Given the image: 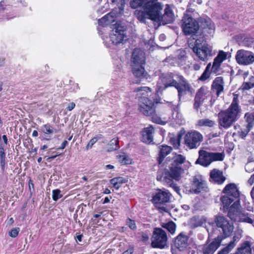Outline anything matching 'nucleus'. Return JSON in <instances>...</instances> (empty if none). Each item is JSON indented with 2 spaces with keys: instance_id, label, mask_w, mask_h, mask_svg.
Listing matches in <instances>:
<instances>
[{
  "instance_id": "obj_48",
  "label": "nucleus",
  "mask_w": 254,
  "mask_h": 254,
  "mask_svg": "<svg viewBox=\"0 0 254 254\" xmlns=\"http://www.w3.org/2000/svg\"><path fill=\"white\" fill-rule=\"evenodd\" d=\"M210 71L205 70L198 79L201 81H204L210 77Z\"/></svg>"
},
{
  "instance_id": "obj_61",
  "label": "nucleus",
  "mask_w": 254,
  "mask_h": 254,
  "mask_svg": "<svg viewBox=\"0 0 254 254\" xmlns=\"http://www.w3.org/2000/svg\"><path fill=\"white\" fill-rule=\"evenodd\" d=\"M133 252V249L132 248H129L126 251L124 252L123 254H132Z\"/></svg>"
},
{
  "instance_id": "obj_24",
  "label": "nucleus",
  "mask_w": 254,
  "mask_h": 254,
  "mask_svg": "<svg viewBox=\"0 0 254 254\" xmlns=\"http://www.w3.org/2000/svg\"><path fill=\"white\" fill-rule=\"evenodd\" d=\"M154 128L150 126L144 128L142 131V141L146 143H150L153 141Z\"/></svg>"
},
{
  "instance_id": "obj_6",
  "label": "nucleus",
  "mask_w": 254,
  "mask_h": 254,
  "mask_svg": "<svg viewBox=\"0 0 254 254\" xmlns=\"http://www.w3.org/2000/svg\"><path fill=\"white\" fill-rule=\"evenodd\" d=\"M192 50L197 57L204 62L208 60V57L212 56L211 47L208 46L203 39L195 40Z\"/></svg>"
},
{
  "instance_id": "obj_12",
  "label": "nucleus",
  "mask_w": 254,
  "mask_h": 254,
  "mask_svg": "<svg viewBox=\"0 0 254 254\" xmlns=\"http://www.w3.org/2000/svg\"><path fill=\"white\" fill-rule=\"evenodd\" d=\"M215 222L217 227L221 229L222 233L225 237H228L232 234L234 230V225L226 218L223 216H216Z\"/></svg>"
},
{
  "instance_id": "obj_34",
  "label": "nucleus",
  "mask_w": 254,
  "mask_h": 254,
  "mask_svg": "<svg viewBox=\"0 0 254 254\" xmlns=\"http://www.w3.org/2000/svg\"><path fill=\"white\" fill-rule=\"evenodd\" d=\"M227 53L223 51H220L217 57L214 59L213 62L221 66L222 62L227 58Z\"/></svg>"
},
{
  "instance_id": "obj_17",
  "label": "nucleus",
  "mask_w": 254,
  "mask_h": 254,
  "mask_svg": "<svg viewBox=\"0 0 254 254\" xmlns=\"http://www.w3.org/2000/svg\"><path fill=\"white\" fill-rule=\"evenodd\" d=\"M208 94L209 91L207 88L202 87L199 89L194 98V108L195 109H198Z\"/></svg>"
},
{
  "instance_id": "obj_38",
  "label": "nucleus",
  "mask_w": 254,
  "mask_h": 254,
  "mask_svg": "<svg viewBox=\"0 0 254 254\" xmlns=\"http://www.w3.org/2000/svg\"><path fill=\"white\" fill-rule=\"evenodd\" d=\"M221 201L225 208H228L230 204L234 201V198L227 195L221 197Z\"/></svg>"
},
{
  "instance_id": "obj_16",
  "label": "nucleus",
  "mask_w": 254,
  "mask_h": 254,
  "mask_svg": "<svg viewBox=\"0 0 254 254\" xmlns=\"http://www.w3.org/2000/svg\"><path fill=\"white\" fill-rule=\"evenodd\" d=\"M174 20L175 15L172 9L169 5H167L164 10V13L162 15L161 13L157 23L165 25L173 22Z\"/></svg>"
},
{
  "instance_id": "obj_14",
  "label": "nucleus",
  "mask_w": 254,
  "mask_h": 254,
  "mask_svg": "<svg viewBox=\"0 0 254 254\" xmlns=\"http://www.w3.org/2000/svg\"><path fill=\"white\" fill-rule=\"evenodd\" d=\"M154 103L146 97H141L139 99V110L145 116H151L154 113Z\"/></svg>"
},
{
  "instance_id": "obj_60",
  "label": "nucleus",
  "mask_w": 254,
  "mask_h": 254,
  "mask_svg": "<svg viewBox=\"0 0 254 254\" xmlns=\"http://www.w3.org/2000/svg\"><path fill=\"white\" fill-rule=\"evenodd\" d=\"M248 183L250 185H252L254 183V174H253L248 181Z\"/></svg>"
},
{
  "instance_id": "obj_53",
  "label": "nucleus",
  "mask_w": 254,
  "mask_h": 254,
  "mask_svg": "<svg viewBox=\"0 0 254 254\" xmlns=\"http://www.w3.org/2000/svg\"><path fill=\"white\" fill-rule=\"evenodd\" d=\"M19 231L20 229L19 228H13L9 232V235L11 237L15 238L18 235Z\"/></svg>"
},
{
  "instance_id": "obj_31",
  "label": "nucleus",
  "mask_w": 254,
  "mask_h": 254,
  "mask_svg": "<svg viewBox=\"0 0 254 254\" xmlns=\"http://www.w3.org/2000/svg\"><path fill=\"white\" fill-rule=\"evenodd\" d=\"M183 172V170L180 166H175L173 164L170 167V172L173 179L179 181L181 178V175Z\"/></svg>"
},
{
  "instance_id": "obj_7",
  "label": "nucleus",
  "mask_w": 254,
  "mask_h": 254,
  "mask_svg": "<svg viewBox=\"0 0 254 254\" xmlns=\"http://www.w3.org/2000/svg\"><path fill=\"white\" fill-rule=\"evenodd\" d=\"M170 195V193L168 191L159 190L153 196L152 199V202L160 212H169V208L165 205L169 201Z\"/></svg>"
},
{
  "instance_id": "obj_8",
  "label": "nucleus",
  "mask_w": 254,
  "mask_h": 254,
  "mask_svg": "<svg viewBox=\"0 0 254 254\" xmlns=\"http://www.w3.org/2000/svg\"><path fill=\"white\" fill-rule=\"evenodd\" d=\"M151 240V245L153 248L163 249L167 245V234L161 228H155L154 229Z\"/></svg>"
},
{
  "instance_id": "obj_19",
  "label": "nucleus",
  "mask_w": 254,
  "mask_h": 254,
  "mask_svg": "<svg viewBox=\"0 0 254 254\" xmlns=\"http://www.w3.org/2000/svg\"><path fill=\"white\" fill-rule=\"evenodd\" d=\"M241 212L240 201L238 200L230 207L228 212V216L232 220L238 221L239 214Z\"/></svg>"
},
{
  "instance_id": "obj_9",
  "label": "nucleus",
  "mask_w": 254,
  "mask_h": 254,
  "mask_svg": "<svg viewBox=\"0 0 254 254\" xmlns=\"http://www.w3.org/2000/svg\"><path fill=\"white\" fill-rule=\"evenodd\" d=\"M202 140V135L196 130L189 131L184 136L185 144L190 149L197 148Z\"/></svg>"
},
{
  "instance_id": "obj_39",
  "label": "nucleus",
  "mask_w": 254,
  "mask_h": 254,
  "mask_svg": "<svg viewBox=\"0 0 254 254\" xmlns=\"http://www.w3.org/2000/svg\"><path fill=\"white\" fill-rule=\"evenodd\" d=\"M245 118L248 123L246 127L252 129L254 125V115L253 114L246 113Z\"/></svg>"
},
{
  "instance_id": "obj_45",
  "label": "nucleus",
  "mask_w": 254,
  "mask_h": 254,
  "mask_svg": "<svg viewBox=\"0 0 254 254\" xmlns=\"http://www.w3.org/2000/svg\"><path fill=\"white\" fill-rule=\"evenodd\" d=\"M234 246V243L231 242L227 247L219 251L217 254H228Z\"/></svg>"
},
{
  "instance_id": "obj_25",
  "label": "nucleus",
  "mask_w": 254,
  "mask_h": 254,
  "mask_svg": "<svg viewBox=\"0 0 254 254\" xmlns=\"http://www.w3.org/2000/svg\"><path fill=\"white\" fill-rule=\"evenodd\" d=\"M238 222L248 223L254 225V215L245 210H241Z\"/></svg>"
},
{
  "instance_id": "obj_21",
  "label": "nucleus",
  "mask_w": 254,
  "mask_h": 254,
  "mask_svg": "<svg viewBox=\"0 0 254 254\" xmlns=\"http://www.w3.org/2000/svg\"><path fill=\"white\" fill-rule=\"evenodd\" d=\"M223 192L226 195L234 198H238L240 195L238 189L234 184H229L227 185L223 190Z\"/></svg>"
},
{
  "instance_id": "obj_18",
  "label": "nucleus",
  "mask_w": 254,
  "mask_h": 254,
  "mask_svg": "<svg viewBox=\"0 0 254 254\" xmlns=\"http://www.w3.org/2000/svg\"><path fill=\"white\" fill-rule=\"evenodd\" d=\"M206 184L205 181L200 177H194L191 183L190 191L198 193L202 190H205Z\"/></svg>"
},
{
  "instance_id": "obj_49",
  "label": "nucleus",
  "mask_w": 254,
  "mask_h": 254,
  "mask_svg": "<svg viewBox=\"0 0 254 254\" xmlns=\"http://www.w3.org/2000/svg\"><path fill=\"white\" fill-rule=\"evenodd\" d=\"M171 142L175 148H178L180 145V138L179 137L172 138Z\"/></svg>"
},
{
  "instance_id": "obj_37",
  "label": "nucleus",
  "mask_w": 254,
  "mask_h": 254,
  "mask_svg": "<svg viewBox=\"0 0 254 254\" xmlns=\"http://www.w3.org/2000/svg\"><path fill=\"white\" fill-rule=\"evenodd\" d=\"M162 227L167 229L171 234L175 233L176 228V224L173 221H170L168 223H163L162 225Z\"/></svg>"
},
{
  "instance_id": "obj_50",
  "label": "nucleus",
  "mask_w": 254,
  "mask_h": 254,
  "mask_svg": "<svg viewBox=\"0 0 254 254\" xmlns=\"http://www.w3.org/2000/svg\"><path fill=\"white\" fill-rule=\"evenodd\" d=\"M135 91L140 92L139 94L145 95L144 92H150V88L148 87H141L135 89Z\"/></svg>"
},
{
  "instance_id": "obj_29",
  "label": "nucleus",
  "mask_w": 254,
  "mask_h": 254,
  "mask_svg": "<svg viewBox=\"0 0 254 254\" xmlns=\"http://www.w3.org/2000/svg\"><path fill=\"white\" fill-rule=\"evenodd\" d=\"M173 177L171 174L168 172L166 173V171H165L164 176L163 177V181L166 183L169 187L172 188L177 193L180 194V189L178 186H177L173 181Z\"/></svg>"
},
{
  "instance_id": "obj_35",
  "label": "nucleus",
  "mask_w": 254,
  "mask_h": 254,
  "mask_svg": "<svg viewBox=\"0 0 254 254\" xmlns=\"http://www.w3.org/2000/svg\"><path fill=\"white\" fill-rule=\"evenodd\" d=\"M215 124V122L208 119H202L197 122V125L200 127H212Z\"/></svg>"
},
{
  "instance_id": "obj_43",
  "label": "nucleus",
  "mask_w": 254,
  "mask_h": 254,
  "mask_svg": "<svg viewBox=\"0 0 254 254\" xmlns=\"http://www.w3.org/2000/svg\"><path fill=\"white\" fill-rule=\"evenodd\" d=\"M172 119L178 124H181L183 117L178 109H174L172 113Z\"/></svg>"
},
{
  "instance_id": "obj_27",
  "label": "nucleus",
  "mask_w": 254,
  "mask_h": 254,
  "mask_svg": "<svg viewBox=\"0 0 254 254\" xmlns=\"http://www.w3.org/2000/svg\"><path fill=\"white\" fill-rule=\"evenodd\" d=\"M206 222V218L204 216H195L191 218L189 222V225L191 228L201 226Z\"/></svg>"
},
{
  "instance_id": "obj_33",
  "label": "nucleus",
  "mask_w": 254,
  "mask_h": 254,
  "mask_svg": "<svg viewBox=\"0 0 254 254\" xmlns=\"http://www.w3.org/2000/svg\"><path fill=\"white\" fill-rule=\"evenodd\" d=\"M173 164L175 166H180L181 164L184 163L186 160V158L181 154H173Z\"/></svg>"
},
{
  "instance_id": "obj_58",
  "label": "nucleus",
  "mask_w": 254,
  "mask_h": 254,
  "mask_svg": "<svg viewBox=\"0 0 254 254\" xmlns=\"http://www.w3.org/2000/svg\"><path fill=\"white\" fill-rule=\"evenodd\" d=\"M141 240L143 242H146L147 241V240H148L149 239V236H148L147 234H145L144 233H142L141 234Z\"/></svg>"
},
{
  "instance_id": "obj_15",
  "label": "nucleus",
  "mask_w": 254,
  "mask_h": 254,
  "mask_svg": "<svg viewBox=\"0 0 254 254\" xmlns=\"http://www.w3.org/2000/svg\"><path fill=\"white\" fill-rule=\"evenodd\" d=\"M222 241L221 237L214 239L211 242H206L202 248L203 254H213L220 246Z\"/></svg>"
},
{
  "instance_id": "obj_1",
  "label": "nucleus",
  "mask_w": 254,
  "mask_h": 254,
  "mask_svg": "<svg viewBox=\"0 0 254 254\" xmlns=\"http://www.w3.org/2000/svg\"><path fill=\"white\" fill-rule=\"evenodd\" d=\"M241 108L239 106L238 96L234 95L233 101L229 107L221 111L218 114L219 127L227 129L236 122L240 116Z\"/></svg>"
},
{
  "instance_id": "obj_4",
  "label": "nucleus",
  "mask_w": 254,
  "mask_h": 254,
  "mask_svg": "<svg viewBox=\"0 0 254 254\" xmlns=\"http://www.w3.org/2000/svg\"><path fill=\"white\" fill-rule=\"evenodd\" d=\"M145 64V57L143 52L139 49H135L132 55L131 63V70L137 78H142L146 75L143 65Z\"/></svg>"
},
{
  "instance_id": "obj_28",
  "label": "nucleus",
  "mask_w": 254,
  "mask_h": 254,
  "mask_svg": "<svg viewBox=\"0 0 254 254\" xmlns=\"http://www.w3.org/2000/svg\"><path fill=\"white\" fill-rule=\"evenodd\" d=\"M116 13L111 12L98 20V23L102 26H107L115 21Z\"/></svg>"
},
{
  "instance_id": "obj_11",
  "label": "nucleus",
  "mask_w": 254,
  "mask_h": 254,
  "mask_svg": "<svg viewBox=\"0 0 254 254\" xmlns=\"http://www.w3.org/2000/svg\"><path fill=\"white\" fill-rule=\"evenodd\" d=\"M182 21V28L186 35L195 34L199 29L198 22L189 15H184Z\"/></svg>"
},
{
  "instance_id": "obj_56",
  "label": "nucleus",
  "mask_w": 254,
  "mask_h": 254,
  "mask_svg": "<svg viewBox=\"0 0 254 254\" xmlns=\"http://www.w3.org/2000/svg\"><path fill=\"white\" fill-rule=\"evenodd\" d=\"M207 23V28L209 30L208 32L210 34L213 32V31L214 30V26L213 23L211 22L210 21H208L206 22Z\"/></svg>"
},
{
  "instance_id": "obj_20",
  "label": "nucleus",
  "mask_w": 254,
  "mask_h": 254,
  "mask_svg": "<svg viewBox=\"0 0 254 254\" xmlns=\"http://www.w3.org/2000/svg\"><path fill=\"white\" fill-rule=\"evenodd\" d=\"M253 242L246 241L238 248L236 254H253Z\"/></svg>"
},
{
  "instance_id": "obj_13",
  "label": "nucleus",
  "mask_w": 254,
  "mask_h": 254,
  "mask_svg": "<svg viewBox=\"0 0 254 254\" xmlns=\"http://www.w3.org/2000/svg\"><path fill=\"white\" fill-rule=\"evenodd\" d=\"M236 60L240 64L249 65L254 63V54L249 51L240 50L237 52Z\"/></svg>"
},
{
  "instance_id": "obj_64",
  "label": "nucleus",
  "mask_w": 254,
  "mask_h": 254,
  "mask_svg": "<svg viewBox=\"0 0 254 254\" xmlns=\"http://www.w3.org/2000/svg\"><path fill=\"white\" fill-rule=\"evenodd\" d=\"M5 5V2L3 1H2L0 2V11H3L4 10V8L3 6Z\"/></svg>"
},
{
  "instance_id": "obj_44",
  "label": "nucleus",
  "mask_w": 254,
  "mask_h": 254,
  "mask_svg": "<svg viewBox=\"0 0 254 254\" xmlns=\"http://www.w3.org/2000/svg\"><path fill=\"white\" fill-rule=\"evenodd\" d=\"M0 162L2 169H4L5 164V154L4 149L2 145H0Z\"/></svg>"
},
{
  "instance_id": "obj_51",
  "label": "nucleus",
  "mask_w": 254,
  "mask_h": 254,
  "mask_svg": "<svg viewBox=\"0 0 254 254\" xmlns=\"http://www.w3.org/2000/svg\"><path fill=\"white\" fill-rule=\"evenodd\" d=\"M127 225L132 230L136 228L134 221L128 218L127 220Z\"/></svg>"
},
{
  "instance_id": "obj_23",
  "label": "nucleus",
  "mask_w": 254,
  "mask_h": 254,
  "mask_svg": "<svg viewBox=\"0 0 254 254\" xmlns=\"http://www.w3.org/2000/svg\"><path fill=\"white\" fill-rule=\"evenodd\" d=\"M188 241V238L187 236L181 233L178 236L175 240V246L180 251H182L187 247Z\"/></svg>"
},
{
  "instance_id": "obj_3",
  "label": "nucleus",
  "mask_w": 254,
  "mask_h": 254,
  "mask_svg": "<svg viewBox=\"0 0 254 254\" xmlns=\"http://www.w3.org/2000/svg\"><path fill=\"white\" fill-rule=\"evenodd\" d=\"M162 9V5L157 0H151L145 3L143 10H135L134 15L141 22H145L146 19L157 22Z\"/></svg>"
},
{
  "instance_id": "obj_55",
  "label": "nucleus",
  "mask_w": 254,
  "mask_h": 254,
  "mask_svg": "<svg viewBox=\"0 0 254 254\" xmlns=\"http://www.w3.org/2000/svg\"><path fill=\"white\" fill-rule=\"evenodd\" d=\"M98 140V138L96 137H93L92 138L88 143V144L86 146L87 149H88L89 148H91L92 146Z\"/></svg>"
},
{
  "instance_id": "obj_10",
  "label": "nucleus",
  "mask_w": 254,
  "mask_h": 254,
  "mask_svg": "<svg viewBox=\"0 0 254 254\" xmlns=\"http://www.w3.org/2000/svg\"><path fill=\"white\" fill-rule=\"evenodd\" d=\"M125 31V25L120 23H116L110 34L112 43L114 45L123 43L127 38Z\"/></svg>"
},
{
  "instance_id": "obj_30",
  "label": "nucleus",
  "mask_w": 254,
  "mask_h": 254,
  "mask_svg": "<svg viewBox=\"0 0 254 254\" xmlns=\"http://www.w3.org/2000/svg\"><path fill=\"white\" fill-rule=\"evenodd\" d=\"M172 149L170 146L167 145H162L160 146V151L159 157H158V162L160 165L163 162L164 158L171 153Z\"/></svg>"
},
{
  "instance_id": "obj_62",
  "label": "nucleus",
  "mask_w": 254,
  "mask_h": 254,
  "mask_svg": "<svg viewBox=\"0 0 254 254\" xmlns=\"http://www.w3.org/2000/svg\"><path fill=\"white\" fill-rule=\"evenodd\" d=\"M68 142L66 140H64L62 144V145L58 149H63L67 145Z\"/></svg>"
},
{
  "instance_id": "obj_57",
  "label": "nucleus",
  "mask_w": 254,
  "mask_h": 254,
  "mask_svg": "<svg viewBox=\"0 0 254 254\" xmlns=\"http://www.w3.org/2000/svg\"><path fill=\"white\" fill-rule=\"evenodd\" d=\"M251 129L246 127V129H245V130H244V131H242V130L241 131V132H240V136L242 138H244L246 136V135H247V134L250 131Z\"/></svg>"
},
{
  "instance_id": "obj_41",
  "label": "nucleus",
  "mask_w": 254,
  "mask_h": 254,
  "mask_svg": "<svg viewBox=\"0 0 254 254\" xmlns=\"http://www.w3.org/2000/svg\"><path fill=\"white\" fill-rule=\"evenodd\" d=\"M254 87V77L251 76L249 79V81L245 82L241 86V89L243 90H249Z\"/></svg>"
},
{
  "instance_id": "obj_2",
  "label": "nucleus",
  "mask_w": 254,
  "mask_h": 254,
  "mask_svg": "<svg viewBox=\"0 0 254 254\" xmlns=\"http://www.w3.org/2000/svg\"><path fill=\"white\" fill-rule=\"evenodd\" d=\"M169 87H175L178 91L179 96L184 92L190 91V86L182 75L178 76V80L174 79L172 73L162 74L156 85V92H162Z\"/></svg>"
},
{
  "instance_id": "obj_42",
  "label": "nucleus",
  "mask_w": 254,
  "mask_h": 254,
  "mask_svg": "<svg viewBox=\"0 0 254 254\" xmlns=\"http://www.w3.org/2000/svg\"><path fill=\"white\" fill-rule=\"evenodd\" d=\"M118 143L119 141L118 138H114L112 139L108 144L109 147L108 150L109 151H112L117 150L119 148Z\"/></svg>"
},
{
  "instance_id": "obj_52",
  "label": "nucleus",
  "mask_w": 254,
  "mask_h": 254,
  "mask_svg": "<svg viewBox=\"0 0 254 254\" xmlns=\"http://www.w3.org/2000/svg\"><path fill=\"white\" fill-rule=\"evenodd\" d=\"M220 65L214 62L213 63V64L211 67V72L214 73H218V72L220 71Z\"/></svg>"
},
{
  "instance_id": "obj_47",
  "label": "nucleus",
  "mask_w": 254,
  "mask_h": 254,
  "mask_svg": "<svg viewBox=\"0 0 254 254\" xmlns=\"http://www.w3.org/2000/svg\"><path fill=\"white\" fill-rule=\"evenodd\" d=\"M61 190L59 189L53 190V199L55 201L58 200L59 198L62 197V194L61 193Z\"/></svg>"
},
{
  "instance_id": "obj_26",
  "label": "nucleus",
  "mask_w": 254,
  "mask_h": 254,
  "mask_svg": "<svg viewBox=\"0 0 254 254\" xmlns=\"http://www.w3.org/2000/svg\"><path fill=\"white\" fill-rule=\"evenodd\" d=\"M210 179L214 182L218 184H222L225 178L223 176L222 172L217 169H213L210 173Z\"/></svg>"
},
{
  "instance_id": "obj_63",
  "label": "nucleus",
  "mask_w": 254,
  "mask_h": 254,
  "mask_svg": "<svg viewBox=\"0 0 254 254\" xmlns=\"http://www.w3.org/2000/svg\"><path fill=\"white\" fill-rule=\"evenodd\" d=\"M153 120L154 122L159 124H163V122L161 121V120L160 118L156 119L155 118H153Z\"/></svg>"
},
{
  "instance_id": "obj_36",
  "label": "nucleus",
  "mask_w": 254,
  "mask_h": 254,
  "mask_svg": "<svg viewBox=\"0 0 254 254\" xmlns=\"http://www.w3.org/2000/svg\"><path fill=\"white\" fill-rule=\"evenodd\" d=\"M117 157L118 161L122 165L129 164L131 163V160L125 153L119 155Z\"/></svg>"
},
{
  "instance_id": "obj_40",
  "label": "nucleus",
  "mask_w": 254,
  "mask_h": 254,
  "mask_svg": "<svg viewBox=\"0 0 254 254\" xmlns=\"http://www.w3.org/2000/svg\"><path fill=\"white\" fill-rule=\"evenodd\" d=\"M147 1L146 0H132L130 1V6L133 8H136L139 6L142 7V10H144V5Z\"/></svg>"
},
{
  "instance_id": "obj_5",
  "label": "nucleus",
  "mask_w": 254,
  "mask_h": 254,
  "mask_svg": "<svg viewBox=\"0 0 254 254\" xmlns=\"http://www.w3.org/2000/svg\"><path fill=\"white\" fill-rule=\"evenodd\" d=\"M198 153L199 157L196 163L204 167L208 166L213 161H222L224 158V155L222 153L210 152L200 150Z\"/></svg>"
},
{
  "instance_id": "obj_22",
  "label": "nucleus",
  "mask_w": 254,
  "mask_h": 254,
  "mask_svg": "<svg viewBox=\"0 0 254 254\" xmlns=\"http://www.w3.org/2000/svg\"><path fill=\"white\" fill-rule=\"evenodd\" d=\"M224 80L222 77H217L213 80L211 85L212 89L215 91L217 96H219L224 90Z\"/></svg>"
},
{
  "instance_id": "obj_46",
  "label": "nucleus",
  "mask_w": 254,
  "mask_h": 254,
  "mask_svg": "<svg viewBox=\"0 0 254 254\" xmlns=\"http://www.w3.org/2000/svg\"><path fill=\"white\" fill-rule=\"evenodd\" d=\"M41 129L42 132L45 134H50L54 132L53 127L49 124L43 126Z\"/></svg>"
},
{
  "instance_id": "obj_59",
  "label": "nucleus",
  "mask_w": 254,
  "mask_h": 254,
  "mask_svg": "<svg viewBox=\"0 0 254 254\" xmlns=\"http://www.w3.org/2000/svg\"><path fill=\"white\" fill-rule=\"evenodd\" d=\"M75 106V104L73 102L70 103L67 107V109L70 111L73 110Z\"/></svg>"
},
{
  "instance_id": "obj_54",
  "label": "nucleus",
  "mask_w": 254,
  "mask_h": 254,
  "mask_svg": "<svg viewBox=\"0 0 254 254\" xmlns=\"http://www.w3.org/2000/svg\"><path fill=\"white\" fill-rule=\"evenodd\" d=\"M245 169L247 172H251L254 170V162H250L246 164Z\"/></svg>"
},
{
  "instance_id": "obj_32",
  "label": "nucleus",
  "mask_w": 254,
  "mask_h": 254,
  "mask_svg": "<svg viewBox=\"0 0 254 254\" xmlns=\"http://www.w3.org/2000/svg\"><path fill=\"white\" fill-rule=\"evenodd\" d=\"M127 180L124 178L119 177L114 178L110 180V183L116 190H118L122 184L127 182Z\"/></svg>"
}]
</instances>
